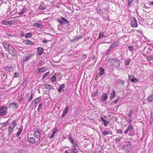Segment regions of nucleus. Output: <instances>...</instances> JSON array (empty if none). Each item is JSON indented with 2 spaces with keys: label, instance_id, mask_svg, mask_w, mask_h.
I'll return each instance as SVG.
<instances>
[{
  "label": "nucleus",
  "instance_id": "obj_1",
  "mask_svg": "<svg viewBox=\"0 0 153 153\" xmlns=\"http://www.w3.org/2000/svg\"><path fill=\"white\" fill-rule=\"evenodd\" d=\"M3 45L4 48L6 49L9 54L14 56L16 54V51L14 48L8 43L3 42Z\"/></svg>",
  "mask_w": 153,
  "mask_h": 153
},
{
  "label": "nucleus",
  "instance_id": "obj_2",
  "mask_svg": "<svg viewBox=\"0 0 153 153\" xmlns=\"http://www.w3.org/2000/svg\"><path fill=\"white\" fill-rule=\"evenodd\" d=\"M109 61L111 64V65L116 67L119 66L120 64V60L117 58H111Z\"/></svg>",
  "mask_w": 153,
  "mask_h": 153
},
{
  "label": "nucleus",
  "instance_id": "obj_3",
  "mask_svg": "<svg viewBox=\"0 0 153 153\" xmlns=\"http://www.w3.org/2000/svg\"><path fill=\"white\" fill-rule=\"evenodd\" d=\"M43 134H44V132L42 130L38 129L37 131L34 132V135L36 138L39 139L41 137V135Z\"/></svg>",
  "mask_w": 153,
  "mask_h": 153
},
{
  "label": "nucleus",
  "instance_id": "obj_4",
  "mask_svg": "<svg viewBox=\"0 0 153 153\" xmlns=\"http://www.w3.org/2000/svg\"><path fill=\"white\" fill-rule=\"evenodd\" d=\"M130 21L131 26L134 27L137 26V24L136 19L133 16L131 17Z\"/></svg>",
  "mask_w": 153,
  "mask_h": 153
},
{
  "label": "nucleus",
  "instance_id": "obj_5",
  "mask_svg": "<svg viewBox=\"0 0 153 153\" xmlns=\"http://www.w3.org/2000/svg\"><path fill=\"white\" fill-rule=\"evenodd\" d=\"M9 108L14 110H16L18 108V105L15 102L10 103L9 106Z\"/></svg>",
  "mask_w": 153,
  "mask_h": 153
},
{
  "label": "nucleus",
  "instance_id": "obj_6",
  "mask_svg": "<svg viewBox=\"0 0 153 153\" xmlns=\"http://www.w3.org/2000/svg\"><path fill=\"white\" fill-rule=\"evenodd\" d=\"M129 79L134 83H135L138 81V79L135 78V75H131L128 76Z\"/></svg>",
  "mask_w": 153,
  "mask_h": 153
},
{
  "label": "nucleus",
  "instance_id": "obj_7",
  "mask_svg": "<svg viewBox=\"0 0 153 153\" xmlns=\"http://www.w3.org/2000/svg\"><path fill=\"white\" fill-rule=\"evenodd\" d=\"M108 98V95L106 93H104L103 94L100 101L103 102L105 101Z\"/></svg>",
  "mask_w": 153,
  "mask_h": 153
},
{
  "label": "nucleus",
  "instance_id": "obj_8",
  "mask_svg": "<svg viewBox=\"0 0 153 153\" xmlns=\"http://www.w3.org/2000/svg\"><path fill=\"white\" fill-rule=\"evenodd\" d=\"M45 88L48 90H50L52 89H54L53 88L51 85L49 84H46L44 85Z\"/></svg>",
  "mask_w": 153,
  "mask_h": 153
},
{
  "label": "nucleus",
  "instance_id": "obj_9",
  "mask_svg": "<svg viewBox=\"0 0 153 153\" xmlns=\"http://www.w3.org/2000/svg\"><path fill=\"white\" fill-rule=\"evenodd\" d=\"M12 23L13 22L11 20L10 21L5 20L3 21L2 22V24L6 25H11Z\"/></svg>",
  "mask_w": 153,
  "mask_h": 153
},
{
  "label": "nucleus",
  "instance_id": "obj_10",
  "mask_svg": "<svg viewBox=\"0 0 153 153\" xmlns=\"http://www.w3.org/2000/svg\"><path fill=\"white\" fill-rule=\"evenodd\" d=\"M27 139L28 141L32 144L36 142V140L33 137H28Z\"/></svg>",
  "mask_w": 153,
  "mask_h": 153
},
{
  "label": "nucleus",
  "instance_id": "obj_11",
  "mask_svg": "<svg viewBox=\"0 0 153 153\" xmlns=\"http://www.w3.org/2000/svg\"><path fill=\"white\" fill-rule=\"evenodd\" d=\"M16 125V122L15 120H13L12 123H11L9 126V127H10L13 128H14Z\"/></svg>",
  "mask_w": 153,
  "mask_h": 153
},
{
  "label": "nucleus",
  "instance_id": "obj_12",
  "mask_svg": "<svg viewBox=\"0 0 153 153\" xmlns=\"http://www.w3.org/2000/svg\"><path fill=\"white\" fill-rule=\"evenodd\" d=\"M65 86L64 84H63L59 86V88L57 89L58 92H60L65 88Z\"/></svg>",
  "mask_w": 153,
  "mask_h": 153
},
{
  "label": "nucleus",
  "instance_id": "obj_13",
  "mask_svg": "<svg viewBox=\"0 0 153 153\" xmlns=\"http://www.w3.org/2000/svg\"><path fill=\"white\" fill-rule=\"evenodd\" d=\"M43 48L41 47H39L37 48L38 53L39 55H41L42 54V52L43 51Z\"/></svg>",
  "mask_w": 153,
  "mask_h": 153
},
{
  "label": "nucleus",
  "instance_id": "obj_14",
  "mask_svg": "<svg viewBox=\"0 0 153 153\" xmlns=\"http://www.w3.org/2000/svg\"><path fill=\"white\" fill-rule=\"evenodd\" d=\"M34 25L35 26L37 27H38L41 29L43 28L44 27L43 25L41 24H39L38 23H35Z\"/></svg>",
  "mask_w": 153,
  "mask_h": 153
},
{
  "label": "nucleus",
  "instance_id": "obj_15",
  "mask_svg": "<svg viewBox=\"0 0 153 153\" xmlns=\"http://www.w3.org/2000/svg\"><path fill=\"white\" fill-rule=\"evenodd\" d=\"M153 100V93L150 95L147 98V101L149 102H151Z\"/></svg>",
  "mask_w": 153,
  "mask_h": 153
},
{
  "label": "nucleus",
  "instance_id": "obj_16",
  "mask_svg": "<svg viewBox=\"0 0 153 153\" xmlns=\"http://www.w3.org/2000/svg\"><path fill=\"white\" fill-rule=\"evenodd\" d=\"M134 112V109L133 108H131L130 110L129 113L128 114V117L129 118H131V116L133 114Z\"/></svg>",
  "mask_w": 153,
  "mask_h": 153
},
{
  "label": "nucleus",
  "instance_id": "obj_17",
  "mask_svg": "<svg viewBox=\"0 0 153 153\" xmlns=\"http://www.w3.org/2000/svg\"><path fill=\"white\" fill-rule=\"evenodd\" d=\"M47 69L45 67H43L40 68L38 69V72L39 73H40L45 71Z\"/></svg>",
  "mask_w": 153,
  "mask_h": 153
},
{
  "label": "nucleus",
  "instance_id": "obj_18",
  "mask_svg": "<svg viewBox=\"0 0 153 153\" xmlns=\"http://www.w3.org/2000/svg\"><path fill=\"white\" fill-rule=\"evenodd\" d=\"M115 92L114 90H113L112 92L110 94V98L111 99H113L115 95Z\"/></svg>",
  "mask_w": 153,
  "mask_h": 153
},
{
  "label": "nucleus",
  "instance_id": "obj_19",
  "mask_svg": "<svg viewBox=\"0 0 153 153\" xmlns=\"http://www.w3.org/2000/svg\"><path fill=\"white\" fill-rule=\"evenodd\" d=\"M99 70L100 71V72L99 73V75L100 76L104 74V69L100 67L99 69Z\"/></svg>",
  "mask_w": 153,
  "mask_h": 153
},
{
  "label": "nucleus",
  "instance_id": "obj_20",
  "mask_svg": "<svg viewBox=\"0 0 153 153\" xmlns=\"http://www.w3.org/2000/svg\"><path fill=\"white\" fill-rule=\"evenodd\" d=\"M135 44H136V47L137 48H140L141 46V43L140 41H137Z\"/></svg>",
  "mask_w": 153,
  "mask_h": 153
},
{
  "label": "nucleus",
  "instance_id": "obj_21",
  "mask_svg": "<svg viewBox=\"0 0 153 153\" xmlns=\"http://www.w3.org/2000/svg\"><path fill=\"white\" fill-rule=\"evenodd\" d=\"M30 57V55L29 54H27V56H25L23 57V62H26Z\"/></svg>",
  "mask_w": 153,
  "mask_h": 153
},
{
  "label": "nucleus",
  "instance_id": "obj_22",
  "mask_svg": "<svg viewBox=\"0 0 153 153\" xmlns=\"http://www.w3.org/2000/svg\"><path fill=\"white\" fill-rule=\"evenodd\" d=\"M7 109V107L6 106H4L1 107L0 108V111H6Z\"/></svg>",
  "mask_w": 153,
  "mask_h": 153
},
{
  "label": "nucleus",
  "instance_id": "obj_23",
  "mask_svg": "<svg viewBox=\"0 0 153 153\" xmlns=\"http://www.w3.org/2000/svg\"><path fill=\"white\" fill-rule=\"evenodd\" d=\"M20 140V137H18V136H16L14 138V141L15 143H17L19 140Z\"/></svg>",
  "mask_w": 153,
  "mask_h": 153
},
{
  "label": "nucleus",
  "instance_id": "obj_24",
  "mask_svg": "<svg viewBox=\"0 0 153 153\" xmlns=\"http://www.w3.org/2000/svg\"><path fill=\"white\" fill-rule=\"evenodd\" d=\"M98 94V91L97 90L96 91L92 93L91 94V96L92 97H96V96H97Z\"/></svg>",
  "mask_w": 153,
  "mask_h": 153
},
{
  "label": "nucleus",
  "instance_id": "obj_25",
  "mask_svg": "<svg viewBox=\"0 0 153 153\" xmlns=\"http://www.w3.org/2000/svg\"><path fill=\"white\" fill-rule=\"evenodd\" d=\"M125 65L126 66L128 65H129L130 62V59L128 58L125 60Z\"/></svg>",
  "mask_w": 153,
  "mask_h": 153
},
{
  "label": "nucleus",
  "instance_id": "obj_26",
  "mask_svg": "<svg viewBox=\"0 0 153 153\" xmlns=\"http://www.w3.org/2000/svg\"><path fill=\"white\" fill-rule=\"evenodd\" d=\"M61 20H62L63 22H66L67 23V26L68 25H69V21L67 20L64 17H62Z\"/></svg>",
  "mask_w": 153,
  "mask_h": 153
},
{
  "label": "nucleus",
  "instance_id": "obj_27",
  "mask_svg": "<svg viewBox=\"0 0 153 153\" xmlns=\"http://www.w3.org/2000/svg\"><path fill=\"white\" fill-rule=\"evenodd\" d=\"M32 36V33H28L26 34L25 36V37L27 39H28L31 37Z\"/></svg>",
  "mask_w": 153,
  "mask_h": 153
},
{
  "label": "nucleus",
  "instance_id": "obj_28",
  "mask_svg": "<svg viewBox=\"0 0 153 153\" xmlns=\"http://www.w3.org/2000/svg\"><path fill=\"white\" fill-rule=\"evenodd\" d=\"M12 67H11L6 66L4 68V70L5 71H8V72L10 71L11 69L12 68Z\"/></svg>",
  "mask_w": 153,
  "mask_h": 153
},
{
  "label": "nucleus",
  "instance_id": "obj_29",
  "mask_svg": "<svg viewBox=\"0 0 153 153\" xmlns=\"http://www.w3.org/2000/svg\"><path fill=\"white\" fill-rule=\"evenodd\" d=\"M26 45H33L34 44V43L30 41L29 40H27L26 41Z\"/></svg>",
  "mask_w": 153,
  "mask_h": 153
},
{
  "label": "nucleus",
  "instance_id": "obj_30",
  "mask_svg": "<svg viewBox=\"0 0 153 153\" xmlns=\"http://www.w3.org/2000/svg\"><path fill=\"white\" fill-rule=\"evenodd\" d=\"M117 82L118 84L121 85H123L124 83V81L123 80H121V79H118L117 80Z\"/></svg>",
  "mask_w": 153,
  "mask_h": 153
},
{
  "label": "nucleus",
  "instance_id": "obj_31",
  "mask_svg": "<svg viewBox=\"0 0 153 153\" xmlns=\"http://www.w3.org/2000/svg\"><path fill=\"white\" fill-rule=\"evenodd\" d=\"M72 149V151L71 152H70L69 153H71V152L72 153L73 152L74 153H77L78 152L77 149L75 147L74 148H73L72 149H71V150Z\"/></svg>",
  "mask_w": 153,
  "mask_h": 153
},
{
  "label": "nucleus",
  "instance_id": "obj_32",
  "mask_svg": "<svg viewBox=\"0 0 153 153\" xmlns=\"http://www.w3.org/2000/svg\"><path fill=\"white\" fill-rule=\"evenodd\" d=\"M153 49V46H150L148 48V50L147 51V53H149Z\"/></svg>",
  "mask_w": 153,
  "mask_h": 153
},
{
  "label": "nucleus",
  "instance_id": "obj_33",
  "mask_svg": "<svg viewBox=\"0 0 153 153\" xmlns=\"http://www.w3.org/2000/svg\"><path fill=\"white\" fill-rule=\"evenodd\" d=\"M28 80V79L27 78H25L24 81L22 83V86H25L27 83V81Z\"/></svg>",
  "mask_w": 153,
  "mask_h": 153
},
{
  "label": "nucleus",
  "instance_id": "obj_34",
  "mask_svg": "<svg viewBox=\"0 0 153 153\" xmlns=\"http://www.w3.org/2000/svg\"><path fill=\"white\" fill-rule=\"evenodd\" d=\"M69 107L68 106H66L63 112L64 113L67 114L68 111Z\"/></svg>",
  "mask_w": 153,
  "mask_h": 153
},
{
  "label": "nucleus",
  "instance_id": "obj_35",
  "mask_svg": "<svg viewBox=\"0 0 153 153\" xmlns=\"http://www.w3.org/2000/svg\"><path fill=\"white\" fill-rule=\"evenodd\" d=\"M50 80L52 82H54L56 80V78L55 76H53L51 78Z\"/></svg>",
  "mask_w": 153,
  "mask_h": 153
},
{
  "label": "nucleus",
  "instance_id": "obj_36",
  "mask_svg": "<svg viewBox=\"0 0 153 153\" xmlns=\"http://www.w3.org/2000/svg\"><path fill=\"white\" fill-rule=\"evenodd\" d=\"M57 21L59 23L60 25H64L65 23V22H63L62 20L59 19H57Z\"/></svg>",
  "mask_w": 153,
  "mask_h": 153
},
{
  "label": "nucleus",
  "instance_id": "obj_37",
  "mask_svg": "<svg viewBox=\"0 0 153 153\" xmlns=\"http://www.w3.org/2000/svg\"><path fill=\"white\" fill-rule=\"evenodd\" d=\"M7 114L6 111H0V116H3Z\"/></svg>",
  "mask_w": 153,
  "mask_h": 153
},
{
  "label": "nucleus",
  "instance_id": "obj_38",
  "mask_svg": "<svg viewBox=\"0 0 153 153\" xmlns=\"http://www.w3.org/2000/svg\"><path fill=\"white\" fill-rule=\"evenodd\" d=\"M41 97H39L38 98H37L36 99L34 100L36 102V103H38L41 100Z\"/></svg>",
  "mask_w": 153,
  "mask_h": 153
},
{
  "label": "nucleus",
  "instance_id": "obj_39",
  "mask_svg": "<svg viewBox=\"0 0 153 153\" xmlns=\"http://www.w3.org/2000/svg\"><path fill=\"white\" fill-rule=\"evenodd\" d=\"M8 121H7L1 124V125L4 127H6L8 124Z\"/></svg>",
  "mask_w": 153,
  "mask_h": 153
},
{
  "label": "nucleus",
  "instance_id": "obj_40",
  "mask_svg": "<svg viewBox=\"0 0 153 153\" xmlns=\"http://www.w3.org/2000/svg\"><path fill=\"white\" fill-rule=\"evenodd\" d=\"M26 8L24 7L23 9H22V10L20 12V13H19V14H23L26 11Z\"/></svg>",
  "mask_w": 153,
  "mask_h": 153
},
{
  "label": "nucleus",
  "instance_id": "obj_41",
  "mask_svg": "<svg viewBox=\"0 0 153 153\" xmlns=\"http://www.w3.org/2000/svg\"><path fill=\"white\" fill-rule=\"evenodd\" d=\"M22 128H20L18 131V132L17 133L16 135L17 136H19L20 134H21L22 131Z\"/></svg>",
  "mask_w": 153,
  "mask_h": 153
},
{
  "label": "nucleus",
  "instance_id": "obj_42",
  "mask_svg": "<svg viewBox=\"0 0 153 153\" xmlns=\"http://www.w3.org/2000/svg\"><path fill=\"white\" fill-rule=\"evenodd\" d=\"M13 129L14 128H12L10 127L9 126V129H8L9 134H10L12 133V131Z\"/></svg>",
  "mask_w": 153,
  "mask_h": 153
},
{
  "label": "nucleus",
  "instance_id": "obj_43",
  "mask_svg": "<svg viewBox=\"0 0 153 153\" xmlns=\"http://www.w3.org/2000/svg\"><path fill=\"white\" fill-rule=\"evenodd\" d=\"M109 122L108 121L105 120V121L104 122V126H107L109 123Z\"/></svg>",
  "mask_w": 153,
  "mask_h": 153
},
{
  "label": "nucleus",
  "instance_id": "obj_44",
  "mask_svg": "<svg viewBox=\"0 0 153 153\" xmlns=\"http://www.w3.org/2000/svg\"><path fill=\"white\" fill-rule=\"evenodd\" d=\"M70 142V143L73 144L74 146H76V144L74 142V140L72 138L70 140H69Z\"/></svg>",
  "mask_w": 153,
  "mask_h": 153
},
{
  "label": "nucleus",
  "instance_id": "obj_45",
  "mask_svg": "<svg viewBox=\"0 0 153 153\" xmlns=\"http://www.w3.org/2000/svg\"><path fill=\"white\" fill-rule=\"evenodd\" d=\"M102 132L103 135L104 136H105L106 135L108 134H109V133L108 132V131L105 130H104L103 131H102Z\"/></svg>",
  "mask_w": 153,
  "mask_h": 153
},
{
  "label": "nucleus",
  "instance_id": "obj_46",
  "mask_svg": "<svg viewBox=\"0 0 153 153\" xmlns=\"http://www.w3.org/2000/svg\"><path fill=\"white\" fill-rule=\"evenodd\" d=\"M133 126H131V125H129L128 127V130L129 131H131L133 129Z\"/></svg>",
  "mask_w": 153,
  "mask_h": 153
},
{
  "label": "nucleus",
  "instance_id": "obj_47",
  "mask_svg": "<svg viewBox=\"0 0 153 153\" xmlns=\"http://www.w3.org/2000/svg\"><path fill=\"white\" fill-rule=\"evenodd\" d=\"M45 9V7L42 5H40L39 7V9L40 10H44Z\"/></svg>",
  "mask_w": 153,
  "mask_h": 153
},
{
  "label": "nucleus",
  "instance_id": "obj_48",
  "mask_svg": "<svg viewBox=\"0 0 153 153\" xmlns=\"http://www.w3.org/2000/svg\"><path fill=\"white\" fill-rule=\"evenodd\" d=\"M42 103H41L39 104L38 107V109H37V111L38 112L39 111L40 109L42 108Z\"/></svg>",
  "mask_w": 153,
  "mask_h": 153
},
{
  "label": "nucleus",
  "instance_id": "obj_49",
  "mask_svg": "<svg viewBox=\"0 0 153 153\" xmlns=\"http://www.w3.org/2000/svg\"><path fill=\"white\" fill-rule=\"evenodd\" d=\"M19 75V73L17 72H15L13 75L14 77H16L18 76Z\"/></svg>",
  "mask_w": 153,
  "mask_h": 153
},
{
  "label": "nucleus",
  "instance_id": "obj_50",
  "mask_svg": "<svg viewBox=\"0 0 153 153\" xmlns=\"http://www.w3.org/2000/svg\"><path fill=\"white\" fill-rule=\"evenodd\" d=\"M29 96L30 94L29 93H27L25 95V99L26 100H27L28 99V98L29 97Z\"/></svg>",
  "mask_w": 153,
  "mask_h": 153
},
{
  "label": "nucleus",
  "instance_id": "obj_51",
  "mask_svg": "<svg viewBox=\"0 0 153 153\" xmlns=\"http://www.w3.org/2000/svg\"><path fill=\"white\" fill-rule=\"evenodd\" d=\"M128 48L129 50L131 51H133L134 49V47L132 46H129L128 47Z\"/></svg>",
  "mask_w": 153,
  "mask_h": 153
},
{
  "label": "nucleus",
  "instance_id": "obj_52",
  "mask_svg": "<svg viewBox=\"0 0 153 153\" xmlns=\"http://www.w3.org/2000/svg\"><path fill=\"white\" fill-rule=\"evenodd\" d=\"M103 32H102V33H100L99 36V38H100L101 37H102L104 36V35H103Z\"/></svg>",
  "mask_w": 153,
  "mask_h": 153
},
{
  "label": "nucleus",
  "instance_id": "obj_53",
  "mask_svg": "<svg viewBox=\"0 0 153 153\" xmlns=\"http://www.w3.org/2000/svg\"><path fill=\"white\" fill-rule=\"evenodd\" d=\"M147 59L148 61L153 60V56H150L147 58Z\"/></svg>",
  "mask_w": 153,
  "mask_h": 153
},
{
  "label": "nucleus",
  "instance_id": "obj_54",
  "mask_svg": "<svg viewBox=\"0 0 153 153\" xmlns=\"http://www.w3.org/2000/svg\"><path fill=\"white\" fill-rule=\"evenodd\" d=\"M121 137H119V138H117L115 139V141L116 143H118L120 141V140Z\"/></svg>",
  "mask_w": 153,
  "mask_h": 153
},
{
  "label": "nucleus",
  "instance_id": "obj_55",
  "mask_svg": "<svg viewBox=\"0 0 153 153\" xmlns=\"http://www.w3.org/2000/svg\"><path fill=\"white\" fill-rule=\"evenodd\" d=\"M49 73V72H47L45 73L44 75L42 78V79L44 78L45 77L47 76Z\"/></svg>",
  "mask_w": 153,
  "mask_h": 153
},
{
  "label": "nucleus",
  "instance_id": "obj_56",
  "mask_svg": "<svg viewBox=\"0 0 153 153\" xmlns=\"http://www.w3.org/2000/svg\"><path fill=\"white\" fill-rule=\"evenodd\" d=\"M33 98L30 97L28 98V99L27 100H28L27 101V104L30 102V101Z\"/></svg>",
  "mask_w": 153,
  "mask_h": 153
},
{
  "label": "nucleus",
  "instance_id": "obj_57",
  "mask_svg": "<svg viewBox=\"0 0 153 153\" xmlns=\"http://www.w3.org/2000/svg\"><path fill=\"white\" fill-rule=\"evenodd\" d=\"M128 5H129L131 4L133 2V0H128Z\"/></svg>",
  "mask_w": 153,
  "mask_h": 153
},
{
  "label": "nucleus",
  "instance_id": "obj_58",
  "mask_svg": "<svg viewBox=\"0 0 153 153\" xmlns=\"http://www.w3.org/2000/svg\"><path fill=\"white\" fill-rule=\"evenodd\" d=\"M32 104L33 105V106L35 105L36 103V102H35L34 100L32 101L31 102Z\"/></svg>",
  "mask_w": 153,
  "mask_h": 153
},
{
  "label": "nucleus",
  "instance_id": "obj_59",
  "mask_svg": "<svg viewBox=\"0 0 153 153\" xmlns=\"http://www.w3.org/2000/svg\"><path fill=\"white\" fill-rule=\"evenodd\" d=\"M119 100V99H118L117 98L116 99H115L114 100L113 102L114 103H117V102Z\"/></svg>",
  "mask_w": 153,
  "mask_h": 153
},
{
  "label": "nucleus",
  "instance_id": "obj_60",
  "mask_svg": "<svg viewBox=\"0 0 153 153\" xmlns=\"http://www.w3.org/2000/svg\"><path fill=\"white\" fill-rule=\"evenodd\" d=\"M113 44L115 46H116L118 45V41H115Z\"/></svg>",
  "mask_w": 153,
  "mask_h": 153
},
{
  "label": "nucleus",
  "instance_id": "obj_61",
  "mask_svg": "<svg viewBox=\"0 0 153 153\" xmlns=\"http://www.w3.org/2000/svg\"><path fill=\"white\" fill-rule=\"evenodd\" d=\"M48 41H48L46 39H44L42 41V42L44 43H47Z\"/></svg>",
  "mask_w": 153,
  "mask_h": 153
},
{
  "label": "nucleus",
  "instance_id": "obj_62",
  "mask_svg": "<svg viewBox=\"0 0 153 153\" xmlns=\"http://www.w3.org/2000/svg\"><path fill=\"white\" fill-rule=\"evenodd\" d=\"M43 65V62L42 60H41L39 63V66H41Z\"/></svg>",
  "mask_w": 153,
  "mask_h": 153
},
{
  "label": "nucleus",
  "instance_id": "obj_63",
  "mask_svg": "<svg viewBox=\"0 0 153 153\" xmlns=\"http://www.w3.org/2000/svg\"><path fill=\"white\" fill-rule=\"evenodd\" d=\"M117 133H122V131L121 129H118L117 131Z\"/></svg>",
  "mask_w": 153,
  "mask_h": 153
},
{
  "label": "nucleus",
  "instance_id": "obj_64",
  "mask_svg": "<svg viewBox=\"0 0 153 153\" xmlns=\"http://www.w3.org/2000/svg\"><path fill=\"white\" fill-rule=\"evenodd\" d=\"M19 152L21 153H25V152L24 150L20 149L19 150Z\"/></svg>",
  "mask_w": 153,
  "mask_h": 153
}]
</instances>
